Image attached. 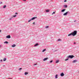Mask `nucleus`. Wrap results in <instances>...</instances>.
I'll return each mask as SVG.
<instances>
[{"instance_id":"obj_1","label":"nucleus","mask_w":79,"mask_h":79,"mask_svg":"<svg viewBox=\"0 0 79 79\" xmlns=\"http://www.w3.org/2000/svg\"><path fill=\"white\" fill-rule=\"evenodd\" d=\"M77 32L76 31H73L70 34L68 35V36H71V35H73V36H75L77 34Z\"/></svg>"},{"instance_id":"obj_39","label":"nucleus","mask_w":79,"mask_h":79,"mask_svg":"<svg viewBox=\"0 0 79 79\" xmlns=\"http://www.w3.org/2000/svg\"><path fill=\"white\" fill-rule=\"evenodd\" d=\"M76 20L74 21V22H76Z\"/></svg>"},{"instance_id":"obj_9","label":"nucleus","mask_w":79,"mask_h":79,"mask_svg":"<svg viewBox=\"0 0 79 79\" xmlns=\"http://www.w3.org/2000/svg\"><path fill=\"white\" fill-rule=\"evenodd\" d=\"M65 10L66 9H62L61 11V12H64Z\"/></svg>"},{"instance_id":"obj_10","label":"nucleus","mask_w":79,"mask_h":79,"mask_svg":"<svg viewBox=\"0 0 79 79\" xmlns=\"http://www.w3.org/2000/svg\"><path fill=\"white\" fill-rule=\"evenodd\" d=\"M63 6L64 8H67V7H68V6L67 5H64Z\"/></svg>"},{"instance_id":"obj_17","label":"nucleus","mask_w":79,"mask_h":79,"mask_svg":"<svg viewBox=\"0 0 79 79\" xmlns=\"http://www.w3.org/2000/svg\"><path fill=\"white\" fill-rule=\"evenodd\" d=\"M6 5H5L3 6V8H6Z\"/></svg>"},{"instance_id":"obj_11","label":"nucleus","mask_w":79,"mask_h":79,"mask_svg":"<svg viewBox=\"0 0 79 79\" xmlns=\"http://www.w3.org/2000/svg\"><path fill=\"white\" fill-rule=\"evenodd\" d=\"M11 46H12V47H16V45L13 44V45H12Z\"/></svg>"},{"instance_id":"obj_7","label":"nucleus","mask_w":79,"mask_h":79,"mask_svg":"<svg viewBox=\"0 0 79 79\" xmlns=\"http://www.w3.org/2000/svg\"><path fill=\"white\" fill-rule=\"evenodd\" d=\"M77 60H74L73 61L72 63H75L76 62H77Z\"/></svg>"},{"instance_id":"obj_38","label":"nucleus","mask_w":79,"mask_h":79,"mask_svg":"<svg viewBox=\"0 0 79 79\" xmlns=\"http://www.w3.org/2000/svg\"><path fill=\"white\" fill-rule=\"evenodd\" d=\"M74 44H76V43H75V42H74Z\"/></svg>"},{"instance_id":"obj_22","label":"nucleus","mask_w":79,"mask_h":79,"mask_svg":"<svg viewBox=\"0 0 79 79\" xmlns=\"http://www.w3.org/2000/svg\"><path fill=\"white\" fill-rule=\"evenodd\" d=\"M54 14H55V12H53V13H52V15H53Z\"/></svg>"},{"instance_id":"obj_23","label":"nucleus","mask_w":79,"mask_h":79,"mask_svg":"<svg viewBox=\"0 0 79 79\" xmlns=\"http://www.w3.org/2000/svg\"><path fill=\"white\" fill-rule=\"evenodd\" d=\"M2 46H3L2 45V44L0 45V48H1V47H2Z\"/></svg>"},{"instance_id":"obj_32","label":"nucleus","mask_w":79,"mask_h":79,"mask_svg":"<svg viewBox=\"0 0 79 79\" xmlns=\"http://www.w3.org/2000/svg\"><path fill=\"white\" fill-rule=\"evenodd\" d=\"M34 66H35V65H37V64H34Z\"/></svg>"},{"instance_id":"obj_34","label":"nucleus","mask_w":79,"mask_h":79,"mask_svg":"<svg viewBox=\"0 0 79 79\" xmlns=\"http://www.w3.org/2000/svg\"><path fill=\"white\" fill-rule=\"evenodd\" d=\"M11 18H10V19H9V20H11Z\"/></svg>"},{"instance_id":"obj_30","label":"nucleus","mask_w":79,"mask_h":79,"mask_svg":"<svg viewBox=\"0 0 79 79\" xmlns=\"http://www.w3.org/2000/svg\"><path fill=\"white\" fill-rule=\"evenodd\" d=\"M67 2V1H66V0H65L64 1V2Z\"/></svg>"},{"instance_id":"obj_29","label":"nucleus","mask_w":79,"mask_h":79,"mask_svg":"<svg viewBox=\"0 0 79 79\" xmlns=\"http://www.w3.org/2000/svg\"><path fill=\"white\" fill-rule=\"evenodd\" d=\"M13 16H12L11 17V19H12V18H13Z\"/></svg>"},{"instance_id":"obj_6","label":"nucleus","mask_w":79,"mask_h":79,"mask_svg":"<svg viewBox=\"0 0 79 79\" xmlns=\"http://www.w3.org/2000/svg\"><path fill=\"white\" fill-rule=\"evenodd\" d=\"M60 76H62V77H63V76H64V74L63 73H61L60 74Z\"/></svg>"},{"instance_id":"obj_40","label":"nucleus","mask_w":79,"mask_h":79,"mask_svg":"<svg viewBox=\"0 0 79 79\" xmlns=\"http://www.w3.org/2000/svg\"><path fill=\"white\" fill-rule=\"evenodd\" d=\"M9 79H12L11 78H9Z\"/></svg>"},{"instance_id":"obj_13","label":"nucleus","mask_w":79,"mask_h":79,"mask_svg":"<svg viewBox=\"0 0 79 79\" xmlns=\"http://www.w3.org/2000/svg\"><path fill=\"white\" fill-rule=\"evenodd\" d=\"M6 60V58H4L3 59V60L4 61H5Z\"/></svg>"},{"instance_id":"obj_12","label":"nucleus","mask_w":79,"mask_h":79,"mask_svg":"<svg viewBox=\"0 0 79 79\" xmlns=\"http://www.w3.org/2000/svg\"><path fill=\"white\" fill-rule=\"evenodd\" d=\"M55 76V79H57V78H58V75L57 74Z\"/></svg>"},{"instance_id":"obj_3","label":"nucleus","mask_w":79,"mask_h":79,"mask_svg":"<svg viewBox=\"0 0 79 79\" xmlns=\"http://www.w3.org/2000/svg\"><path fill=\"white\" fill-rule=\"evenodd\" d=\"M73 57H74V56L73 55H69L67 57L68 58H73Z\"/></svg>"},{"instance_id":"obj_37","label":"nucleus","mask_w":79,"mask_h":79,"mask_svg":"<svg viewBox=\"0 0 79 79\" xmlns=\"http://www.w3.org/2000/svg\"><path fill=\"white\" fill-rule=\"evenodd\" d=\"M56 51H57V50H55V51H54V52H56Z\"/></svg>"},{"instance_id":"obj_33","label":"nucleus","mask_w":79,"mask_h":79,"mask_svg":"<svg viewBox=\"0 0 79 79\" xmlns=\"http://www.w3.org/2000/svg\"><path fill=\"white\" fill-rule=\"evenodd\" d=\"M15 15H18V13H15Z\"/></svg>"},{"instance_id":"obj_2","label":"nucleus","mask_w":79,"mask_h":79,"mask_svg":"<svg viewBox=\"0 0 79 79\" xmlns=\"http://www.w3.org/2000/svg\"><path fill=\"white\" fill-rule=\"evenodd\" d=\"M37 18V17H33V18H31V19H30L29 20L28 22H29L30 21H32V20H34V19H35Z\"/></svg>"},{"instance_id":"obj_5","label":"nucleus","mask_w":79,"mask_h":79,"mask_svg":"<svg viewBox=\"0 0 79 79\" xmlns=\"http://www.w3.org/2000/svg\"><path fill=\"white\" fill-rule=\"evenodd\" d=\"M6 38H7V39H10V38H11V36L10 35H8L6 36Z\"/></svg>"},{"instance_id":"obj_21","label":"nucleus","mask_w":79,"mask_h":79,"mask_svg":"<svg viewBox=\"0 0 79 79\" xmlns=\"http://www.w3.org/2000/svg\"><path fill=\"white\" fill-rule=\"evenodd\" d=\"M46 11V12H49V10H47Z\"/></svg>"},{"instance_id":"obj_36","label":"nucleus","mask_w":79,"mask_h":79,"mask_svg":"<svg viewBox=\"0 0 79 79\" xmlns=\"http://www.w3.org/2000/svg\"><path fill=\"white\" fill-rule=\"evenodd\" d=\"M33 24H35V23L34 22L33 23Z\"/></svg>"},{"instance_id":"obj_24","label":"nucleus","mask_w":79,"mask_h":79,"mask_svg":"<svg viewBox=\"0 0 79 79\" xmlns=\"http://www.w3.org/2000/svg\"><path fill=\"white\" fill-rule=\"evenodd\" d=\"M52 62H53V60H52L51 61H50V63H52Z\"/></svg>"},{"instance_id":"obj_8","label":"nucleus","mask_w":79,"mask_h":79,"mask_svg":"<svg viewBox=\"0 0 79 79\" xmlns=\"http://www.w3.org/2000/svg\"><path fill=\"white\" fill-rule=\"evenodd\" d=\"M48 60V58H46L43 59V61H46V60Z\"/></svg>"},{"instance_id":"obj_27","label":"nucleus","mask_w":79,"mask_h":79,"mask_svg":"<svg viewBox=\"0 0 79 79\" xmlns=\"http://www.w3.org/2000/svg\"><path fill=\"white\" fill-rule=\"evenodd\" d=\"M2 61H3V60H0V62H2Z\"/></svg>"},{"instance_id":"obj_15","label":"nucleus","mask_w":79,"mask_h":79,"mask_svg":"<svg viewBox=\"0 0 79 79\" xmlns=\"http://www.w3.org/2000/svg\"><path fill=\"white\" fill-rule=\"evenodd\" d=\"M4 44H8V41H5V42H4Z\"/></svg>"},{"instance_id":"obj_16","label":"nucleus","mask_w":79,"mask_h":79,"mask_svg":"<svg viewBox=\"0 0 79 79\" xmlns=\"http://www.w3.org/2000/svg\"><path fill=\"white\" fill-rule=\"evenodd\" d=\"M25 75H27V74H28V73L26 72L24 73Z\"/></svg>"},{"instance_id":"obj_18","label":"nucleus","mask_w":79,"mask_h":79,"mask_svg":"<svg viewBox=\"0 0 79 79\" xmlns=\"http://www.w3.org/2000/svg\"><path fill=\"white\" fill-rule=\"evenodd\" d=\"M45 51H46V49H45L43 50L42 52H45Z\"/></svg>"},{"instance_id":"obj_25","label":"nucleus","mask_w":79,"mask_h":79,"mask_svg":"<svg viewBox=\"0 0 79 79\" xmlns=\"http://www.w3.org/2000/svg\"><path fill=\"white\" fill-rule=\"evenodd\" d=\"M69 60V59H66L65 60V61H67Z\"/></svg>"},{"instance_id":"obj_35","label":"nucleus","mask_w":79,"mask_h":79,"mask_svg":"<svg viewBox=\"0 0 79 79\" xmlns=\"http://www.w3.org/2000/svg\"><path fill=\"white\" fill-rule=\"evenodd\" d=\"M2 2H0V4H2Z\"/></svg>"},{"instance_id":"obj_31","label":"nucleus","mask_w":79,"mask_h":79,"mask_svg":"<svg viewBox=\"0 0 79 79\" xmlns=\"http://www.w3.org/2000/svg\"><path fill=\"white\" fill-rule=\"evenodd\" d=\"M60 40H60V39L58 40V41H60Z\"/></svg>"},{"instance_id":"obj_26","label":"nucleus","mask_w":79,"mask_h":79,"mask_svg":"<svg viewBox=\"0 0 79 79\" xmlns=\"http://www.w3.org/2000/svg\"><path fill=\"white\" fill-rule=\"evenodd\" d=\"M21 69H22V68H20L19 69V70H21Z\"/></svg>"},{"instance_id":"obj_14","label":"nucleus","mask_w":79,"mask_h":79,"mask_svg":"<svg viewBox=\"0 0 79 79\" xmlns=\"http://www.w3.org/2000/svg\"><path fill=\"white\" fill-rule=\"evenodd\" d=\"M38 45H39V44H36L35 45H34V46L35 47H36V46H38Z\"/></svg>"},{"instance_id":"obj_28","label":"nucleus","mask_w":79,"mask_h":79,"mask_svg":"<svg viewBox=\"0 0 79 79\" xmlns=\"http://www.w3.org/2000/svg\"><path fill=\"white\" fill-rule=\"evenodd\" d=\"M13 17H16V15H15L13 16Z\"/></svg>"},{"instance_id":"obj_4","label":"nucleus","mask_w":79,"mask_h":79,"mask_svg":"<svg viewBox=\"0 0 79 79\" xmlns=\"http://www.w3.org/2000/svg\"><path fill=\"white\" fill-rule=\"evenodd\" d=\"M68 13H69V12H67L66 13H64L63 14L64 16H66V15H67Z\"/></svg>"},{"instance_id":"obj_42","label":"nucleus","mask_w":79,"mask_h":79,"mask_svg":"<svg viewBox=\"0 0 79 79\" xmlns=\"http://www.w3.org/2000/svg\"><path fill=\"white\" fill-rule=\"evenodd\" d=\"M5 66V65H4L3 66Z\"/></svg>"},{"instance_id":"obj_20","label":"nucleus","mask_w":79,"mask_h":79,"mask_svg":"<svg viewBox=\"0 0 79 79\" xmlns=\"http://www.w3.org/2000/svg\"><path fill=\"white\" fill-rule=\"evenodd\" d=\"M45 28H46V29H47V28H48L49 27L48 26H47L45 27Z\"/></svg>"},{"instance_id":"obj_41","label":"nucleus","mask_w":79,"mask_h":79,"mask_svg":"<svg viewBox=\"0 0 79 79\" xmlns=\"http://www.w3.org/2000/svg\"><path fill=\"white\" fill-rule=\"evenodd\" d=\"M1 31H2L0 30V32H1Z\"/></svg>"},{"instance_id":"obj_19","label":"nucleus","mask_w":79,"mask_h":79,"mask_svg":"<svg viewBox=\"0 0 79 79\" xmlns=\"http://www.w3.org/2000/svg\"><path fill=\"white\" fill-rule=\"evenodd\" d=\"M58 62H59V60H56V63H58Z\"/></svg>"}]
</instances>
